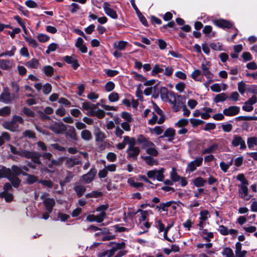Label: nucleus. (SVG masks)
I'll return each mask as SVG.
<instances>
[{"label":"nucleus","instance_id":"nucleus-1","mask_svg":"<svg viewBox=\"0 0 257 257\" xmlns=\"http://www.w3.org/2000/svg\"><path fill=\"white\" fill-rule=\"evenodd\" d=\"M24 119L20 116L14 115L10 121H6L2 123V126L5 128L12 132H18L20 131L19 124H23Z\"/></svg>","mask_w":257,"mask_h":257},{"label":"nucleus","instance_id":"nucleus-2","mask_svg":"<svg viewBox=\"0 0 257 257\" xmlns=\"http://www.w3.org/2000/svg\"><path fill=\"white\" fill-rule=\"evenodd\" d=\"M19 156L22 157H25L27 159H30L35 164H40L41 161L40 160V154L37 152L33 151H29L26 150H20Z\"/></svg>","mask_w":257,"mask_h":257},{"label":"nucleus","instance_id":"nucleus-3","mask_svg":"<svg viewBox=\"0 0 257 257\" xmlns=\"http://www.w3.org/2000/svg\"><path fill=\"white\" fill-rule=\"evenodd\" d=\"M124 247L125 243L123 241L119 243H113L112 248L110 249L100 253L99 255L100 257H104L105 256H107V257H111L116 250L123 249Z\"/></svg>","mask_w":257,"mask_h":257},{"label":"nucleus","instance_id":"nucleus-4","mask_svg":"<svg viewBox=\"0 0 257 257\" xmlns=\"http://www.w3.org/2000/svg\"><path fill=\"white\" fill-rule=\"evenodd\" d=\"M169 102L173 105L172 108L173 110L177 112L179 111L181 108L184 105L183 103L180 101V96H176L174 92H170V94Z\"/></svg>","mask_w":257,"mask_h":257},{"label":"nucleus","instance_id":"nucleus-5","mask_svg":"<svg viewBox=\"0 0 257 257\" xmlns=\"http://www.w3.org/2000/svg\"><path fill=\"white\" fill-rule=\"evenodd\" d=\"M67 126L62 122H56L50 126V129L56 134H61L66 131Z\"/></svg>","mask_w":257,"mask_h":257},{"label":"nucleus","instance_id":"nucleus-6","mask_svg":"<svg viewBox=\"0 0 257 257\" xmlns=\"http://www.w3.org/2000/svg\"><path fill=\"white\" fill-rule=\"evenodd\" d=\"M102 8L105 13L109 17L113 19L117 18V15L115 11L112 9L109 3L105 2L103 4Z\"/></svg>","mask_w":257,"mask_h":257},{"label":"nucleus","instance_id":"nucleus-7","mask_svg":"<svg viewBox=\"0 0 257 257\" xmlns=\"http://www.w3.org/2000/svg\"><path fill=\"white\" fill-rule=\"evenodd\" d=\"M96 174V170L95 168H92L87 174L83 175L81 177V180L86 184L90 183L94 179Z\"/></svg>","mask_w":257,"mask_h":257},{"label":"nucleus","instance_id":"nucleus-8","mask_svg":"<svg viewBox=\"0 0 257 257\" xmlns=\"http://www.w3.org/2000/svg\"><path fill=\"white\" fill-rule=\"evenodd\" d=\"M231 144L235 147L240 146V150H244L246 147L245 141L238 135H234L233 136Z\"/></svg>","mask_w":257,"mask_h":257},{"label":"nucleus","instance_id":"nucleus-9","mask_svg":"<svg viewBox=\"0 0 257 257\" xmlns=\"http://www.w3.org/2000/svg\"><path fill=\"white\" fill-rule=\"evenodd\" d=\"M202 162L203 158L199 157L196 158L195 160L188 163L187 165V170L191 172H194L196 169V167H199L201 165Z\"/></svg>","mask_w":257,"mask_h":257},{"label":"nucleus","instance_id":"nucleus-10","mask_svg":"<svg viewBox=\"0 0 257 257\" xmlns=\"http://www.w3.org/2000/svg\"><path fill=\"white\" fill-rule=\"evenodd\" d=\"M13 61L11 59H0V68L3 70H9L13 67ZM2 74L0 70V75Z\"/></svg>","mask_w":257,"mask_h":257},{"label":"nucleus","instance_id":"nucleus-11","mask_svg":"<svg viewBox=\"0 0 257 257\" xmlns=\"http://www.w3.org/2000/svg\"><path fill=\"white\" fill-rule=\"evenodd\" d=\"M140 152V149L137 147H135V145L128 146L126 151L127 158H131L134 160H136Z\"/></svg>","mask_w":257,"mask_h":257},{"label":"nucleus","instance_id":"nucleus-12","mask_svg":"<svg viewBox=\"0 0 257 257\" xmlns=\"http://www.w3.org/2000/svg\"><path fill=\"white\" fill-rule=\"evenodd\" d=\"M240 107L237 106H230L228 108H225L223 111V114L226 116H234L239 113Z\"/></svg>","mask_w":257,"mask_h":257},{"label":"nucleus","instance_id":"nucleus-13","mask_svg":"<svg viewBox=\"0 0 257 257\" xmlns=\"http://www.w3.org/2000/svg\"><path fill=\"white\" fill-rule=\"evenodd\" d=\"M137 141L139 144L142 145V148L146 150L149 147L153 146V143L147 139L143 135L138 136Z\"/></svg>","mask_w":257,"mask_h":257},{"label":"nucleus","instance_id":"nucleus-14","mask_svg":"<svg viewBox=\"0 0 257 257\" xmlns=\"http://www.w3.org/2000/svg\"><path fill=\"white\" fill-rule=\"evenodd\" d=\"M248 185H238L239 187V191L238 194L239 196L246 200H248L250 199V196L248 195V190L247 186Z\"/></svg>","mask_w":257,"mask_h":257},{"label":"nucleus","instance_id":"nucleus-15","mask_svg":"<svg viewBox=\"0 0 257 257\" xmlns=\"http://www.w3.org/2000/svg\"><path fill=\"white\" fill-rule=\"evenodd\" d=\"M219 150V145L217 143H212L209 145L206 148L203 149L202 152V155L210 154L215 153Z\"/></svg>","mask_w":257,"mask_h":257},{"label":"nucleus","instance_id":"nucleus-16","mask_svg":"<svg viewBox=\"0 0 257 257\" xmlns=\"http://www.w3.org/2000/svg\"><path fill=\"white\" fill-rule=\"evenodd\" d=\"M213 23L215 26L222 28L229 29L232 27V24L230 22L224 19L214 20L213 21Z\"/></svg>","mask_w":257,"mask_h":257},{"label":"nucleus","instance_id":"nucleus-17","mask_svg":"<svg viewBox=\"0 0 257 257\" xmlns=\"http://www.w3.org/2000/svg\"><path fill=\"white\" fill-rule=\"evenodd\" d=\"M14 99V95L8 92H4L0 95V100L5 103L11 102Z\"/></svg>","mask_w":257,"mask_h":257},{"label":"nucleus","instance_id":"nucleus-18","mask_svg":"<svg viewBox=\"0 0 257 257\" xmlns=\"http://www.w3.org/2000/svg\"><path fill=\"white\" fill-rule=\"evenodd\" d=\"M175 135V130L173 128H168L164 132L163 135L160 137V138L164 137L168 138L169 142H172L174 139Z\"/></svg>","mask_w":257,"mask_h":257},{"label":"nucleus","instance_id":"nucleus-19","mask_svg":"<svg viewBox=\"0 0 257 257\" xmlns=\"http://www.w3.org/2000/svg\"><path fill=\"white\" fill-rule=\"evenodd\" d=\"M104 214L103 213L97 215H94L93 214L88 215L86 217V220L90 222L96 221L98 223H100L104 220Z\"/></svg>","mask_w":257,"mask_h":257},{"label":"nucleus","instance_id":"nucleus-20","mask_svg":"<svg viewBox=\"0 0 257 257\" xmlns=\"http://www.w3.org/2000/svg\"><path fill=\"white\" fill-rule=\"evenodd\" d=\"M44 204L49 213H51L53 208L55 204V201L53 198H45L43 201Z\"/></svg>","mask_w":257,"mask_h":257},{"label":"nucleus","instance_id":"nucleus-21","mask_svg":"<svg viewBox=\"0 0 257 257\" xmlns=\"http://www.w3.org/2000/svg\"><path fill=\"white\" fill-rule=\"evenodd\" d=\"M63 60L67 63L71 64L75 70L77 69L79 65L78 61L73 56H66Z\"/></svg>","mask_w":257,"mask_h":257},{"label":"nucleus","instance_id":"nucleus-22","mask_svg":"<svg viewBox=\"0 0 257 257\" xmlns=\"http://www.w3.org/2000/svg\"><path fill=\"white\" fill-rule=\"evenodd\" d=\"M81 162L76 158H68L66 160V165L69 168L76 165H81Z\"/></svg>","mask_w":257,"mask_h":257},{"label":"nucleus","instance_id":"nucleus-23","mask_svg":"<svg viewBox=\"0 0 257 257\" xmlns=\"http://www.w3.org/2000/svg\"><path fill=\"white\" fill-rule=\"evenodd\" d=\"M201 69L203 75L207 79H211L212 78V74L209 71V67L206 64L202 63L201 64Z\"/></svg>","mask_w":257,"mask_h":257},{"label":"nucleus","instance_id":"nucleus-24","mask_svg":"<svg viewBox=\"0 0 257 257\" xmlns=\"http://www.w3.org/2000/svg\"><path fill=\"white\" fill-rule=\"evenodd\" d=\"M7 178L11 182L13 186L15 188H18L21 182V180L16 176L13 175L11 171V174L8 175Z\"/></svg>","mask_w":257,"mask_h":257},{"label":"nucleus","instance_id":"nucleus-25","mask_svg":"<svg viewBox=\"0 0 257 257\" xmlns=\"http://www.w3.org/2000/svg\"><path fill=\"white\" fill-rule=\"evenodd\" d=\"M193 184L197 187H201L206 183V180L201 177H197L193 180Z\"/></svg>","mask_w":257,"mask_h":257},{"label":"nucleus","instance_id":"nucleus-26","mask_svg":"<svg viewBox=\"0 0 257 257\" xmlns=\"http://www.w3.org/2000/svg\"><path fill=\"white\" fill-rule=\"evenodd\" d=\"M66 136L69 137L71 139L76 140L77 135L75 128L73 126H69L68 130H66Z\"/></svg>","mask_w":257,"mask_h":257},{"label":"nucleus","instance_id":"nucleus-27","mask_svg":"<svg viewBox=\"0 0 257 257\" xmlns=\"http://www.w3.org/2000/svg\"><path fill=\"white\" fill-rule=\"evenodd\" d=\"M74 190L78 197H81L86 191L85 186L80 184H76L74 187Z\"/></svg>","mask_w":257,"mask_h":257},{"label":"nucleus","instance_id":"nucleus-28","mask_svg":"<svg viewBox=\"0 0 257 257\" xmlns=\"http://www.w3.org/2000/svg\"><path fill=\"white\" fill-rule=\"evenodd\" d=\"M159 92L160 93L161 97L163 101H169L168 90L166 87H161L160 89Z\"/></svg>","mask_w":257,"mask_h":257},{"label":"nucleus","instance_id":"nucleus-29","mask_svg":"<svg viewBox=\"0 0 257 257\" xmlns=\"http://www.w3.org/2000/svg\"><path fill=\"white\" fill-rule=\"evenodd\" d=\"M73 177L74 175L71 172L67 171L66 176L64 178V180L60 181V184L61 186L63 187L66 183L70 182L73 178Z\"/></svg>","mask_w":257,"mask_h":257},{"label":"nucleus","instance_id":"nucleus-30","mask_svg":"<svg viewBox=\"0 0 257 257\" xmlns=\"http://www.w3.org/2000/svg\"><path fill=\"white\" fill-rule=\"evenodd\" d=\"M26 66L30 68L36 69L39 65V62L36 59H32L25 63Z\"/></svg>","mask_w":257,"mask_h":257},{"label":"nucleus","instance_id":"nucleus-31","mask_svg":"<svg viewBox=\"0 0 257 257\" xmlns=\"http://www.w3.org/2000/svg\"><path fill=\"white\" fill-rule=\"evenodd\" d=\"M228 98V96L226 93H221L215 96V97L214 98V101L215 103L223 102L225 101Z\"/></svg>","mask_w":257,"mask_h":257},{"label":"nucleus","instance_id":"nucleus-32","mask_svg":"<svg viewBox=\"0 0 257 257\" xmlns=\"http://www.w3.org/2000/svg\"><path fill=\"white\" fill-rule=\"evenodd\" d=\"M81 137L83 140L88 141L92 139V135L89 130H84L81 132Z\"/></svg>","mask_w":257,"mask_h":257},{"label":"nucleus","instance_id":"nucleus-33","mask_svg":"<svg viewBox=\"0 0 257 257\" xmlns=\"http://www.w3.org/2000/svg\"><path fill=\"white\" fill-rule=\"evenodd\" d=\"M127 183L131 186L138 189L142 188L144 186V184L142 183L136 182L133 178L128 179Z\"/></svg>","mask_w":257,"mask_h":257},{"label":"nucleus","instance_id":"nucleus-34","mask_svg":"<svg viewBox=\"0 0 257 257\" xmlns=\"http://www.w3.org/2000/svg\"><path fill=\"white\" fill-rule=\"evenodd\" d=\"M164 169L162 168L160 170L155 169V179L159 181H163L165 176L164 175Z\"/></svg>","mask_w":257,"mask_h":257},{"label":"nucleus","instance_id":"nucleus-35","mask_svg":"<svg viewBox=\"0 0 257 257\" xmlns=\"http://www.w3.org/2000/svg\"><path fill=\"white\" fill-rule=\"evenodd\" d=\"M138 226L143 229V231L140 232V234H142L147 232L148 229L151 226V224L148 221H140L138 224Z\"/></svg>","mask_w":257,"mask_h":257},{"label":"nucleus","instance_id":"nucleus-36","mask_svg":"<svg viewBox=\"0 0 257 257\" xmlns=\"http://www.w3.org/2000/svg\"><path fill=\"white\" fill-rule=\"evenodd\" d=\"M11 113V108L9 106H4L0 108V116L6 117L9 116Z\"/></svg>","mask_w":257,"mask_h":257},{"label":"nucleus","instance_id":"nucleus-37","mask_svg":"<svg viewBox=\"0 0 257 257\" xmlns=\"http://www.w3.org/2000/svg\"><path fill=\"white\" fill-rule=\"evenodd\" d=\"M16 47L15 46H12L11 50L10 51L7 50L4 52L0 53V58L4 56L13 57L14 56L16 51Z\"/></svg>","mask_w":257,"mask_h":257},{"label":"nucleus","instance_id":"nucleus-38","mask_svg":"<svg viewBox=\"0 0 257 257\" xmlns=\"http://www.w3.org/2000/svg\"><path fill=\"white\" fill-rule=\"evenodd\" d=\"M23 176H27V182L29 184H32L38 181V178L36 176L29 174L27 173H24Z\"/></svg>","mask_w":257,"mask_h":257},{"label":"nucleus","instance_id":"nucleus-39","mask_svg":"<svg viewBox=\"0 0 257 257\" xmlns=\"http://www.w3.org/2000/svg\"><path fill=\"white\" fill-rule=\"evenodd\" d=\"M11 139V137L8 133L3 132L0 136V146L4 144L5 141H9Z\"/></svg>","mask_w":257,"mask_h":257},{"label":"nucleus","instance_id":"nucleus-40","mask_svg":"<svg viewBox=\"0 0 257 257\" xmlns=\"http://www.w3.org/2000/svg\"><path fill=\"white\" fill-rule=\"evenodd\" d=\"M247 144L249 149H252L253 148L257 145V138L250 137L248 138L247 140Z\"/></svg>","mask_w":257,"mask_h":257},{"label":"nucleus","instance_id":"nucleus-41","mask_svg":"<svg viewBox=\"0 0 257 257\" xmlns=\"http://www.w3.org/2000/svg\"><path fill=\"white\" fill-rule=\"evenodd\" d=\"M146 152L148 154L152 156L156 157L158 154V152L156 149L155 144L153 143V146L149 147L147 148Z\"/></svg>","mask_w":257,"mask_h":257},{"label":"nucleus","instance_id":"nucleus-42","mask_svg":"<svg viewBox=\"0 0 257 257\" xmlns=\"http://www.w3.org/2000/svg\"><path fill=\"white\" fill-rule=\"evenodd\" d=\"M90 114L92 116H96L99 118H102L105 116V112L103 110L98 109L96 110H92Z\"/></svg>","mask_w":257,"mask_h":257},{"label":"nucleus","instance_id":"nucleus-43","mask_svg":"<svg viewBox=\"0 0 257 257\" xmlns=\"http://www.w3.org/2000/svg\"><path fill=\"white\" fill-rule=\"evenodd\" d=\"M221 253L225 257H234L233 250L230 247L224 248Z\"/></svg>","mask_w":257,"mask_h":257},{"label":"nucleus","instance_id":"nucleus-44","mask_svg":"<svg viewBox=\"0 0 257 257\" xmlns=\"http://www.w3.org/2000/svg\"><path fill=\"white\" fill-rule=\"evenodd\" d=\"M10 174V169L3 167V168L0 169V179L2 178H7L8 175Z\"/></svg>","mask_w":257,"mask_h":257},{"label":"nucleus","instance_id":"nucleus-45","mask_svg":"<svg viewBox=\"0 0 257 257\" xmlns=\"http://www.w3.org/2000/svg\"><path fill=\"white\" fill-rule=\"evenodd\" d=\"M11 171H12V173H13L15 175L14 176H18V175H20V174H22L25 173L24 172H23L22 171V169L21 168L17 166H16V165H13L12 166V169H11Z\"/></svg>","mask_w":257,"mask_h":257},{"label":"nucleus","instance_id":"nucleus-46","mask_svg":"<svg viewBox=\"0 0 257 257\" xmlns=\"http://www.w3.org/2000/svg\"><path fill=\"white\" fill-rule=\"evenodd\" d=\"M188 119L186 118H181L175 123V126L178 127H183L188 125Z\"/></svg>","mask_w":257,"mask_h":257},{"label":"nucleus","instance_id":"nucleus-47","mask_svg":"<svg viewBox=\"0 0 257 257\" xmlns=\"http://www.w3.org/2000/svg\"><path fill=\"white\" fill-rule=\"evenodd\" d=\"M199 220L205 221L210 217L209 212L207 210H202L199 213Z\"/></svg>","mask_w":257,"mask_h":257},{"label":"nucleus","instance_id":"nucleus-48","mask_svg":"<svg viewBox=\"0 0 257 257\" xmlns=\"http://www.w3.org/2000/svg\"><path fill=\"white\" fill-rule=\"evenodd\" d=\"M43 72L46 75L51 76L54 73V69L51 66L47 65L44 67Z\"/></svg>","mask_w":257,"mask_h":257},{"label":"nucleus","instance_id":"nucleus-49","mask_svg":"<svg viewBox=\"0 0 257 257\" xmlns=\"http://www.w3.org/2000/svg\"><path fill=\"white\" fill-rule=\"evenodd\" d=\"M202 234L204 235L203 236V238L207 241H210V239L213 237V233L211 232H208L207 230L206 229L202 231Z\"/></svg>","mask_w":257,"mask_h":257},{"label":"nucleus","instance_id":"nucleus-50","mask_svg":"<svg viewBox=\"0 0 257 257\" xmlns=\"http://www.w3.org/2000/svg\"><path fill=\"white\" fill-rule=\"evenodd\" d=\"M146 163L150 166H153L157 164V161L151 156H146L144 158Z\"/></svg>","mask_w":257,"mask_h":257},{"label":"nucleus","instance_id":"nucleus-51","mask_svg":"<svg viewBox=\"0 0 257 257\" xmlns=\"http://www.w3.org/2000/svg\"><path fill=\"white\" fill-rule=\"evenodd\" d=\"M0 197L2 198L4 197L7 202H10L13 199V195L6 191L0 193Z\"/></svg>","mask_w":257,"mask_h":257},{"label":"nucleus","instance_id":"nucleus-52","mask_svg":"<svg viewBox=\"0 0 257 257\" xmlns=\"http://www.w3.org/2000/svg\"><path fill=\"white\" fill-rule=\"evenodd\" d=\"M25 40L27 43H28L29 45L31 46L34 48H37L38 46L37 42L34 39L28 37H25Z\"/></svg>","mask_w":257,"mask_h":257},{"label":"nucleus","instance_id":"nucleus-53","mask_svg":"<svg viewBox=\"0 0 257 257\" xmlns=\"http://www.w3.org/2000/svg\"><path fill=\"white\" fill-rule=\"evenodd\" d=\"M108 98L109 101L113 102L117 101L119 97L117 93L113 92L109 94Z\"/></svg>","mask_w":257,"mask_h":257},{"label":"nucleus","instance_id":"nucleus-54","mask_svg":"<svg viewBox=\"0 0 257 257\" xmlns=\"http://www.w3.org/2000/svg\"><path fill=\"white\" fill-rule=\"evenodd\" d=\"M126 46V42L120 41L118 43L114 44V48L119 50H123L125 49Z\"/></svg>","mask_w":257,"mask_h":257},{"label":"nucleus","instance_id":"nucleus-55","mask_svg":"<svg viewBox=\"0 0 257 257\" xmlns=\"http://www.w3.org/2000/svg\"><path fill=\"white\" fill-rule=\"evenodd\" d=\"M163 67H164V66H163V65L160 66L158 64H156L154 66V67L152 71V74L154 75V74H158L159 73L163 72V71H164Z\"/></svg>","mask_w":257,"mask_h":257},{"label":"nucleus","instance_id":"nucleus-56","mask_svg":"<svg viewBox=\"0 0 257 257\" xmlns=\"http://www.w3.org/2000/svg\"><path fill=\"white\" fill-rule=\"evenodd\" d=\"M108 205L107 204H103L99 206L96 209V211L98 212H100L99 214H101L102 213H103L104 214V219L106 217V213L105 211L108 209Z\"/></svg>","mask_w":257,"mask_h":257},{"label":"nucleus","instance_id":"nucleus-57","mask_svg":"<svg viewBox=\"0 0 257 257\" xmlns=\"http://www.w3.org/2000/svg\"><path fill=\"white\" fill-rule=\"evenodd\" d=\"M210 47L213 50L215 51H222L223 50L222 49V45L221 44L219 43V42H213L210 44Z\"/></svg>","mask_w":257,"mask_h":257},{"label":"nucleus","instance_id":"nucleus-58","mask_svg":"<svg viewBox=\"0 0 257 257\" xmlns=\"http://www.w3.org/2000/svg\"><path fill=\"white\" fill-rule=\"evenodd\" d=\"M170 177L173 182H176L179 181L180 179V177L176 173L175 169L173 168L170 174Z\"/></svg>","mask_w":257,"mask_h":257},{"label":"nucleus","instance_id":"nucleus-59","mask_svg":"<svg viewBox=\"0 0 257 257\" xmlns=\"http://www.w3.org/2000/svg\"><path fill=\"white\" fill-rule=\"evenodd\" d=\"M82 108L85 110H89L96 108L94 104H91L89 102H84L82 104Z\"/></svg>","mask_w":257,"mask_h":257},{"label":"nucleus","instance_id":"nucleus-60","mask_svg":"<svg viewBox=\"0 0 257 257\" xmlns=\"http://www.w3.org/2000/svg\"><path fill=\"white\" fill-rule=\"evenodd\" d=\"M123 139L124 140V142L128 145V146L135 145L136 140L134 138H130L128 136H125L123 137Z\"/></svg>","mask_w":257,"mask_h":257},{"label":"nucleus","instance_id":"nucleus-61","mask_svg":"<svg viewBox=\"0 0 257 257\" xmlns=\"http://www.w3.org/2000/svg\"><path fill=\"white\" fill-rule=\"evenodd\" d=\"M115 87L114 83L112 81L107 82L104 86L105 89L107 92L111 91Z\"/></svg>","mask_w":257,"mask_h":257},{"label":"nucleus","instance_id":"nucleus-62","mask_svg":"<svg viewBox=\"0 0 257 257\" xmlns=\"http://www.w3.org/2000/svg\"><path fill=\"white\" fill-rule=\"evenodd\" d=\"M190 121L193 127L197 126L198 125H199L204 123V121L201 119L195 118H191L190 119Z\"/></svg>","mask_w":257,"mask_h":257},{"label":"nucleus","instance_id":"nucleus-63","mask_svg":"<svg viewBox=\"0 0 257 257\" xmlns=\"http://www.w3.org/2000/svg\"><path fill=\"white\" fill-rule=\"evenodd\" d=\"M228 229L227 227L220 225L218 228V231L220 232V233L222 235H228Z\"/></svg>","mask_w":257,"mask_h":257},{"label":"nucleus","instance_id":"nucleus-64","mask_svg":"<svg viewBox=\"0 0 257 257\" xmlns=\"http://www.w3.org/2000/svg\"><path fill=\"white\" fill-rule=\"evenodd\" d=\"M237 86H238V90L239 92L241 94H243L245 91V87H246L245 83L243 81H240L238 83Z\"/></svg>","mask_w":257,"mask_h":257}]
</instances>
